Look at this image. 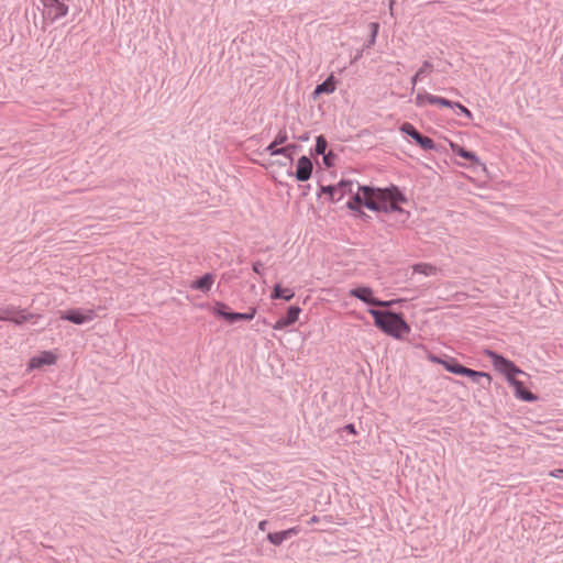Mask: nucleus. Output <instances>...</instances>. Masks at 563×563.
<instances>
[{"mask_svg":"<svg viewBox=\"0 0 563 563\" xmlns=\"http://www.w3.org/2000/svg\"><path fill=\"white\" fill-rule=\"evenodd\" d=\"M402 202H406V198L397 187L374 189L364 186L357 187V191L347 202V207L352 210H358L361 206H365L374 211L399 212L401 211L399 203Z\"/></svg>","mask_w":563,"mask_h":563,"instance_id":"f257e3e1","label":"nucleus"},{"mask_svg":"<svg viewBox=\"0 0 563 563\" xmlns=\"http://www.w3.org/2000/svg\"><path fill=\"white\" fill-rule=\"evenodd\" d=\"M486 354L490 358L494 368L503 374L509 385L514 388L517 398L529 402L538 399L534 394L525 387L521 380L517 379V375H526L519 367H517L511 361L495 352L487 351Z\"/></svg>","mask_w":563,"mask_h":563,"instance_id":"f03ea898","label":"nucleus"},{"mask_svg":"<svg viewBox=\"0 0 563 563\" xmlns=\"http://www.w3.org/2000/svg\"><path fill=\"white\" fill-rule=\"evenodd\" d=\"M368 312L374 319V324L387 335L401 339L411 331L410 325L405 321L401 314L375 309H371Z\"/></svg>","mask_w":563,"mask_h":563,"instance_id":"7ed1b4c3","label":"nucleus"},{"mask_svg":"<svg viewBox=\"0 0 563 563\" xmlns=\"http://www.w3.org/2000/svg\"><path fill=\"white\" fill-rule=\"evenodd\" d=\"M428 360L432 363L442 365L450 373L470 377L474 383L482 385L484 388H488L490 386L492 376L488 373L467 368L461 365L453 357L441 358L433 354H429Z\"/></svg>","mask_w":563,"mask_h":563,"instance_id":"20e7f679","label":"nucleus"},{"mask_svg":"<svg viewBox=\"0 0 563 563\" xmlns=\"http://www.w3.org/2000/svg\"><path fill=\"white\" fill-rule=\"evenodd\" d=\"M58 354L56 351H41L32 356L27 362V371L41 369L44 366H52L57 363Z\"/></svg>","mask_w":563,"mask_h":563,"instance_id":"39448f33","label":"nucleus"},{"mask_svg":"<svg viewBox=\"0 0 563 563\" xmlns=\"http://www.w3.org/2000/svg\"><path fill=\"white\" fill-rule=\"evenodd\" d=\"M349 295L352 296V297H355L360 300H362L363 302L367 303V305H371V306H376V307H389L393 301H382V300H378L375 296H374V290L369 287H366V286H362V287H356V288H353L349 291Z\"/></svg>","mask_w":563,"mask_h":563,"instance_id":"423d86ee","label":"nucleus"},{"mask_svg":"<svg viewBox=\"0 0 563 563\" xmlns=\"http://www.w3.org/2000/svg\"><path fill=\"white\" fill-rule=\"evenodd\" d=\"M60 318L75 324H84L95 318V312L90 309L86 311L73 309L62 313Z\"/></svg>","mask_w":563,"mask_h":563,"instance_id":"0eeeda50","label":"nucleus"},{"mask_svg":"<svg viewBox=\"0 0 563 563\" xmlns=\"http://www.w3.org/2000/svg\"><path fill=\"white\" fill-rule=\"evenodd\" d=\"M40 318V314L31 313L26 310H19L15 308L13 316H0V321H11L14 324L20 325L29 321L35 323Z\"/></svg>","mask_w":563,"mask_h":563,"instance_id":"6e6552de","label":"nucleus"},{"mask_svg":"<svg viewBox=\"0 0 563 563\" xmlns=\"http://www.w3.org/2000/svg\"><path fill=\"white\" fill-rule=\"evenodd\" d=\"M300 313H301V309L299 307H296V306L289 307L287 310L286 317L278 319L274 323L273 328L275 330H283L284 328L295 323L298 320Z\"/></svg>","mask_w":563,"mask_h":563,"instance_id":"1a4fd4ad","label":"nucleus"},{"mask_svg":"<svg viewBox=\"0 0 563 563\" xmlns=\"http://www.w3.org/2000/svg\"><path fill=\"white\" fill-rule=\"evenodd\" d=\"M312 163L307 156H301L297 162L296 178L306 181L311 177Z\"/></svg>","mask_w":563,"mask_h":563,"instance_id":"9d476101","label":"nucleus"},{"mask_svg":"<svg viewBox=\"0 0 563 563\" xmlns=\"http://www.w3.org/2000/svg\"><path fill=\"white\" fill-rule=\"evenodd\" d=\"M216 282V277L211 273H207L200 278L190 283V288L195 290H200L202 292H208L212 288Z\"/></svg>","mask_w":563,"mask_h":563,"instance_id":"9b49d317","label":"nucleus"},{"mask_svg":"<svg viewBox=\"0 0 563 563\" xmlns=\"http://www.w3.org/2000/svg\"><path fill=\"white\" fill-rule=\"evenodd\" d=\"M352 192V184L347 181H341L338 186H330L323 188L324 192H329L332 199H341L345 191Z\"/></svg>","mask_w":563,"mask_h":563,"instance_id":"f8f14e48","label":"nucleus"},{"mask_svg":"<svg viewBox=\"0 0 563 563\" xmlns=\"http://www.w3.org/2000/svg\"><path fill=\"white\" fill-rule=\"evenodd\" d=\"M298 532L299 529L294 527L285 531L268 533L267 539L269 540L271 543L279 545L290 536L297 534Z\"/></svg>","mask_w":563,"mask_h":563,"instance_id":"ddd939ff","label":"nucleus"},{"mask_svg":"<svg viewBox=\"0 0 563 563\" xmlns=\"http://www.w3.org/2000/svg\"><path fill=\"white\" fill-rule=\"evenodd\" d=\"M449 146H450L451 151L453 153L457 154L459 156H461V157H463V158H465L467 161H471L474 164H478L479 163L478 157L473 152H468V151L464 150L459 144H456V143H454L452 141H449Z\"/></svg>","mask_w":563,"mask_h":563,"instance_id":"4468645a","label":"nucleus"},{"mask_svg":"<svg viewBox=\"0 0 563 563\" xmlns=\"http://www.w3.org/2000/svg\"><path fill=\"white\" fill-rule=\"evenodd\" d=\"M412 272L423 276H435L439 269L435 265L430 263H418L412 266Z\"/></svg>","mask_w":563,"mask_h":563,"instance_id":"2eb2a0df","label":"nucleus"},{"mask_svg":"<svg viewBox=\"0 0 563 563\" xmlns=\"http://www.w3.org/2000/svg\"><path fill=\"white\" fill-rule=\"evenodd\" d=\"M434 95H431L424 90L418 91L415 98V104L418 108H423L428 104H433Z\"/></svg>","mask_w":563,"mask_h":563,"instance_id":"dca6fc26","label":"nucleus"},{"mask_svg":"<svg viewBox=\"0 0 563 563\" xmlns=\"http://www.w3.org/2000/svg\"><path fill=\"white\" fill-rule=\"evenodd\" d=\"M335 90L334 77L331 75L325 81L318 85L314 89V95L332 93Z\"/></svg>","mask_w":563,"mask_h":563,"instance_id":"f3484780","label":"nucleus"},{"mask_svg":"<svg viewBox=\"0 0 563 563\" xmlns=\"http://www.w3.org/2000/svg\"><path fill=\"white\" fill-rule=\"evenodd\" d=\"M295 296V292L292 291V289L290 288H283L280 285H276L274 287V290H273V294H272V298L273 299H278V298H283L285 300H290L292 299Z\"/></svg>","mask_w":563,"mask_h":563,"instance_id":"a211bd4d","label":"nucleus"},{"mask_svg":"<svg viewBox=\"0 0 563 563\" xmlns=\"http://www.w3.org/2000/svg\"><path fill=\"white\" fill-rule=\"evenodd\" d=\"M45 5L54 10L55 18H62L68 13V7L58 0H49V3H46Z\"/></svg>","mask_w":563,"mask_h":563,"instance_id":"6ab92c4d","label":"nucleus"},{"mask_svg":"<svg viewBox=\"0 0 563 563\" xmlns=\"http://www.w3.org/2000/svg\"><path fill=\"white\" fill-rule=\"evenodd\" d=\"M255 313H256L255 308H251L249 312H244V313L232 312V314L230 316L231 317L230 322L242 321V320H252L255 317Z\"/></svg>","mask_w":563,"mask_h":563,"instance_id":"aec40b11","label":"nucleus"},{"mask_svg":"<svg viewBox=\"0 0 563 563\" xmlns=\"http://www.w3.org/2000/svg\"><path fill=\"white\" fill-rule=\"evenodd\" d=\"M213 312L218 314L219 317L224 318L225 320L230 321L232 312L228 311V306L222 302H217Z\"/></svg>","mask_w":563,"mask_h":563,"instance_id":"412c9836","label":"nucleus"},{"mask_svg":"<svg viewBox=\"0 0 563 563\" xmlns=\"http://www.w3.org/2000/svg\"><path fill=\"white\" fill-rule=\"evenodd\" d=\"M400 131L409 136H411L415 141L420 136V133L416 130V128L411 123H404L400 126Z\"/></svg>","mask_w":563,"mask_h":563,"instance_id":"4be33fe9","label":"nucleus"},{"mask_svg":"<svg viewBox=\"0 0 563 563\" xmlns=\"http://www.w3.org/2000/svg\"><path fill=\"white\" fill-rule=\"evenodd\" d=\"M423 150H433L434 148V142L432 139L428 136H423L420 134V136L416 141Z\"/></svg>","mask_w":563,"mask_h":563,"instance_id":"5701e85b","label":"nucleus"},{"mask_svg":"<svg viewBox=\"0 0 563 563\" xmlns=\"http://www.w3.org/2000/svg\"><path fill=\"white\" fill-rule=\"evenodd\" d=\"M327 147H328V142L327 140L322 136V135H319L317 137V141H316V152L318 154H324L325 151H327Z\"/></svg>","mask_w":563,"mask_h":563,"instance_id":"b1692460","label":"nucleus"},{"mask_svg":"<svg viewBox=\"0 0 563 563\" xmlns=\"http://www.w3.org/2000/svg\"><path fill=\"white\" fill-rule=\"evenodd\" d=\"M288 148H289V146H286V147H279V148H278V147H277V145H276L274 142H272V143L267 146L266 151H267L272 156H274V155L286 154V152L288 151Z\"/></svg>","mask_w":563,"mask_h":563,"instance_id":"393cba45","label":"nucleus"},{"mask_svg":"<svg viewBox=\"0 0 563 563\" xmlns=\"http://www.w3.org/2000/svg\"><path fill=\"white\" fill-rule=\"evenodd\" d=\"M453 103L454 102H452V101H450V100H448L445 98L434 96V100H433V104L434 106L453 108Z\"/></svg>","mask_w":563,"mask_h":563,"instance_id":"a878e982","label":"nucleus"},{"mask_svg":"<svg viewBox=\"0 0 563 563\" xmlns=\"http://www.w3.org/2000/svg\"><path fill=\"white\" fill-rule=\"evenodd\" d=\"M287 139L288 136L286 130H280L273 142L278 146L284 144L287 141Z\"/></svg>","mask_w":563,"mask_h":563,"instance_id":"bb28decb","label":"nucleus"},{"mask_svg":"<svg viewBox=\"0 0 563 563\" xmlns=\"http://www.w3.org/2000/svg\"><path fill=\"white\" fill-rule=\"evenodd\" d=\"M453 107L457 108L461 111V113H463L468 120L473 119L472 112L463 104H461L459 102H454Z\"/></svg>","mask_w":563,"mask_h":563,"instance_id":"cd10ccee","label":"nucleus"},{"mask_svg":"<svg viewBox=\"0 0 563 563\" xmlns=\"http://www.w3.org/2000/svg\"><path fill=\"white\" fill-rule=\"evenodd\" d=\"M323 155V163L327 165V166H332L333 165V161L335 158V155L332 153V152H329V153H324L322 154Z\"/></svg>","mask_w":563,"mask_h":563,"instance_id":"c85d7f7f","label":"nucleus"},{"mask_svg":"<svg viewBox=\"0 0 563 563\" xmlns=\"http://www.w3.org/2000/svg\"><path fill=\"white\" fill-rule=\"evenodd\" d=\"M549 475L554 478H563V468L553 470Z\"/></svg>","mask_w":563,"mask_h":563,"instance_id":"c756f323","label":"nucleus"},{"mask_svg":"<svg viewBox=\"0 0 563 563\" xmlns=\"http://www.w3.org/2000/svg\"><path fill=\"white\" fill-rule=\"evenodd\" d=\"M422 76H423V69H419V70L416 73V75L412 77V79H411V82H412V90L415 89V86H416V84H417L418 79H419L420 77H422Z\"/></svg>","mask_w":563,"mask_h":563,"instance_id":"7c9ffc66","label":"nucleus"},{"mask_svg":"<svg viewBox=\"0 0 563 563\" xmlns=\"http://www.w3.org/2000/svg\"><path fill=\"white\" fill-rule=\"evenodd\" d=\"M14 310H15L14 307H8L1 311L0 316H13Z\"/></svg>","mask_w":563,"mask_h":563,"instance_id":"2f4dec72","label":"nucleus"},{"mask_svg":"<svg viewBox=\"0 0 563 563\" xmlns=\"http://www.w3.org/2000/svg\"><path fill=\"white\" fill-rule=\"evenodd\" d=\"M432 67L433 66L431 63L424 62L423 65L419 69H423V75H424L427 71L432 70Z\"/></svg>","mask_w":563,"mask_h":563,"instance_id":"473e14b6","label":"nucleus"},{"mask_svg":"<svg viewBox=\"0 0 563 563\" xmlns=\"http://www.w3.org/2000/svg\"><path fill=\"white\" fill-rule=\"evenodd\" d=\"M345 429H346L350 433H352V434H356V430H355V427H354L353 424H347V426L345 427Z\"/></svg>","mask_w":563,"mask_h":563,"instance_id":"72a5a7b5","label":"nucleus"},{"mask_svg":"<svg viewBox=\"0 0 563 563\" xmlns=\"http://www.w3.org/2000/svg\"><path fill=\"white\" fill-rule=\"evenodd\" d=\"M266 525H267V521L266 520H262L260 523H258V529L264 531L266 529Z\"/></svg>","mask_w":563,"mask_h":563,"instance_id":"f704fd0d","label":"nucleus"},{"mask_svg":"<svg viewBox=\"0 0 563 563\" xmlns=\"http://www.w3.org/2000/svg\"><path fill=\"white\" fill-rule=\"evenodd\" d=\"M260 267H262V264H261V263H255V264L253 265V271H254L255 273H258V274H260V273H261Z\"/></svg>","mask_w":563,"mask_h":563,"instance_id":"c9c22d12","label":"nucleus"},{"mask_svg":"<svg viewBox=\"0 0 563 563\" xmlns=\"http://www.w3.org/2000/svg\"><path fill=\"white\" fill-rule=\"evenodd\" d=\"M310 522L311 523H317L319 522V518L317 516H313L311 519H310Z\"/></svg>","mask_w":563,"mask_h":563,"instance_id":"e433bc0d","label":"nucleus"},{"mask_svg":"<svg viewBox=\"0 0 563 563\" xmlns=\"http://www.w3.org/2000/svg\"><path fill=\"white\" fill-rule=\"evenodd\" d=\"M373 26H374V34H376L377 29H378V24H377V23H374V24H373Z\"/></svg>","mask_w":563,"mask_h":563,"instance_id":"4c0bfd02","label":"nucleus"}]
</instances>
